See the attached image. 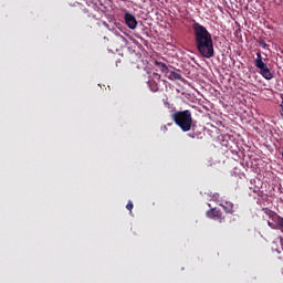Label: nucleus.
Returning <instances> with one entry per match:
<instances>
[{
  "label": "nucleus",
  "instance_id": "nucleus-7",
  "mask_svg": "<svg viewBox=\"0 0 283 283\" xmlns=\"http://www.w3.org/2000/svg\"><path fill=\"white\" fill-rule=\"evenodd\" d=\"M167 76L169 81H182V75L176 71H168Z\"/></svg>",
  "mask_w": 283,
  "mask_h": 283
},
{
  "label": "nucleus",
  "instance_id": "nucleus-5",
  "mask_svg": "<svg viewBox=\"0 0 283 283\" xmlns=\"http://www.w3.org/2000/svg\"><path fill=\"white\" fill-rule=\"evenodd\" d=\"M207 216L208 218H210L211 220H220V222H222V220H224V218H222V211L213 208V209H210L208 212H207Z\"/></svg>",
  "mask_w": 283,
  "mask_h": 283
},
{
  "label": "nucleus",
  "instance_id": "nucleus-13",
  "mask_svg": "<svg viewBox=\"0 0 283 283\" xmlns=\"http://www.w3.org/2000/svg\"><path fill=\"white\" fill-rule=\"evenodd\" d=\"M126 209L132 212V209H134V202L128 201V203L126 205Z\"/></svg>",
  "mask_w": 283,
  "mask_h": 283
},
{
  "label": "nucleus",
  "instance_id": "nucleus-4",
  "mask_svg": "<svg viewBox=\"0 0 283 283\" xmlns=\"http://www.w3.org/2000/svg\"><path fill=\"white\" fill-rule=\"evenodd\" d=\"M124 19L127 28H129L130 30H136L138 21H136V17H134V14L126 12Z\"/></svg>",
  "mask_w": 283,
  "mask_h": 283
},
{
  "label": "nucleus",
  "instance_id": "nucleus-3",
  "mask_svg": "<svg viewBox=\"0 0 283 283\" xmlns=\"http://www.w3.org/2000/svg\"><path fill=\"white\" fill-rule=\"evenodd\" d=\"M254 65L256 70H259L261 76L265 78V81H272V78H275V72L271 71V69H269V65L264 63V61L262 60V53L260 51L256 53Z\"/></svg>",
  "mask_w": 283,
  "mask_h": 283
},
{
  "label": "nucleus",
  "instance_id": "nucleus-6",
  "mask_svg": "<svg viewBox=\"0 0 283 283\" xmlns=\"http://www.w3.org/2000/svg\"><path fill=\"white\" fill-rule=\"evenodd\" d=\"M220 207H222V209H223V211H226V213H234L233 202H231V201H224L223 203H220Z\"/></svg>",
  "mask_w": 283,
  "mask_h": 283
},
{
  "label": "nucleus",
  "instance_id": "nucleus-10",
  "mask_svg": "<svg viewBox=\"0 0 283 283\" xmlns=\"http://www.w3.org/2000/svg\"><path fill=\"white\" fill-rule=\"evenodd\" d=\"M148 85L151 92H158L159 90L158 82H156L155 80H149Z\"/></svg>",
  "mask_w": 283,
  "mask_h": 283
},
{
  "label": "nucleus",
  "instance_id": "nucleus-8",
  "mask_svg": "<svg viewBox=\"0 0 283 283\" xmlns=\"http://www.w3.org/2000/svg\"><path fill=\"white\" fill-rule=\"evenodd\" d=\"M155 65L156 67H158L160 70V72H163L164 74H169V67L167 66V64L159 62V61H155Z\"/></svg>",
  "mask_w": 283,
  "mask_h": 283
},
{
  "label": "nucleus",
  "instance_id": "nucleus-9",
  "mask_svg": "<svg viewBox=\"0 0 283 283\" xmlns=\"http://www.w3.org/2000/svg\"><path fill=\"white\" fill-rule=\"evenodd\" d=\"M272 220H274L275 223L268 221V226L270 227V229H279L280 230V226L277 224V213H274V218H272Z\"/></svg>",
  "mask_w": 283,
  "mask_h": 283
},
{
  "label": "nucleus",
  "instance_id": "nucleus-15",
  "mask_svg": "<svg viewBox=\"0 0 283 283\" xmlns=\"http://www.w3.org/2000/svg\"><path fill=\"white\" fill-rule=\"evenodd\" d=\"M280 107H281V116H283V101L281 102Z\"/></svg>",
  "mask_w": 283,
  "mask_h": 283
},
{
  "label": "nucleus",
  "instance_id": "nucleus-14",
  "mask_svg": "<svg viewBox=\"0 0 283 283\" xmlns=\"http://www.w3.org/2000/svg\"><path fill=\"white\" fill-rule=\"evenodd\" d=\"M154 76H155L156 81H160V74L154 73Z\"/></svg>",
  "mask_w": 283,
  "mask_h": 283
},
{
  "label": "nucleus",
  "instance_id": "nucleus-2",
  "mask_svg": "<svg viewBox=\"0 0 283 283\" xmlns=\"http://www.w3.org/2000/svg\"><path fill=\"white\" fill-rule=\"evenodd\" d=\"M172 119L176 125L184 132H191V125H193V117H191V111H179L174 113Z\"/></svg>",
  "mask_w": 283,
  "mask_h": 283
},
{
  "label": "nucleus",
  "instance_id": "nucleus-1",
  "mask_svg": "<svg viewBox=\"0 0 283 283\" xmlns=\"http://www.w3.org/2000/svg\"><path fill=\"white\" fill-rule=\"evenodd\" d=\"M196 48L205 59H213L216 51L213 49V38L207 28L198 22L192 24Z\"/></svg>",
  "mask_w": 283,
  "mask_h": 283
},
{
  "label": "nucleus",
  "instance_id": "nucleus-11",
  "mask_svg": "<svg viewBox=\"0 0 283 283\" xmlns=\"http://www.w3.org/2000/svg\"><path fill=\"white\" fill-rule=\"evenodd\" d=\"M276 223L279 226V231H282V233H283V217L277 216Z\"/></svg>",
  "mask_w": 283,
  "mask_h": 283
},
{
  "label": "nucleus",
  "instance_id": "nucleus-12",
  "mask_svg": "<svg viewBox=\"0 0 283 283\" xmlns=\"http://www.w3.org/2000/svg\"><path fill=\"white\" fill-rule=\"evenodd\" d=\"M259 45L262 46L263 50H269V44H266V42H264V40H260Z\"/></svg>",
  "mask_w": 283,
  "mask_h": 283
},
{
  "label": "nucleus",
  "instance_id": "nucleus-16",
  "mask_svg": "<svg viewBox=\"0 0 283 283\" xmlns=\"http://www.w3.org/2000/svg\"><path fill=\"white\" fill-rule=\"evenodd\" d=\"M190 138H196V134H189Z\"/></svg>",
  "mask_w": 283,
  "mask_h": 283
},
{
  "label": "nucleus",
  "instance_id": "nucleus-17",
  "mask_svg": "<svg viewBox=\"0 0 283 283\" xmlns=\"http://www.w3.org/2000/svg\"><path fill=\"white\" fill-rule=\"evenodd\" d=\"M120 1H127V0H120Z\"/></svg>",
  "mask_w": 283,
  "mask_h": 283
}]
</instances>
